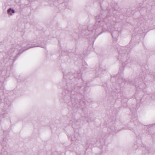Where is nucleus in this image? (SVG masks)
Masks as SVG:
<instances>
[{
	"instance_id": "1",
	"label": "nucleus",
	"mask_w": 155,
	"mask_h": 155,
	"mask_svg": "<svg viewBox=\"0 0 155 155\" xmlns=\"http://www.w3.org/2000/svg\"><path fill=\"white\" fill-rule=\"evenodd\" d=\"M62 72L63 77L68 80L64 82V84L66 85L63 86L64 89L60 94V97L68 106L71 107L73 110L77 109L84 111L89 103L86 101L77 99V94L79 92V90L81 87L77 82L78 80V73L75 71Z\"/></svg>"
},
{
	"instance_id": "2",
	"label": "nucleus",
	"mask_w": 155,
	"mask_h": 155,
	"mask_svg": "<svg viewBox=\"0 0 155 155\" xmlns=\"http://www.w3.org/2000/svg\"><path fill=\"white\" fill-rule=\"evenodd\" d=\"M95 25L90 24L87 26V30L91 33V37H94L96 33L97 37L103 32L107 31L111 28L110 20V18L107 15L105 14L101 15L100 14L95 17Z\"/></svg>"
},
{
	"instance_id": "3",
	"label": "nucleus",
	"mask_w": 155,
	"mask_h": 155,
	"mask_svg": "<svg viewBox=\"0 0 155 155\" xmlns=\"http://www.w3.org/2000/svg\"><path fill=\"white\" fill-rule=\"evenodd\" d=\"M131 49L130 47H127L120 48L118 51V59L122 64L126 65L131 62V59L130 58L129 54Z\"/></svg>"
},
{
	"instance_id": "4",
	"label": "nucleus",
	"mask_w": 155,
	"mask_h": 155,
	"mask_svg": "<svg viewBox=\"0 0 155 155\" xmlns=\"http://www.w3.org/2000/svg\"><path fill=\"white\" fill-rule=\"evenodd\" d=\"M102 5H101V7L102 9L101 11V14L102 15L105 14L106 15H107L108 17H109L110 19L111 16L115 17L116 18L121 14V12L119 11L116 10L115 8L117 5V4L115 2H113L112 4L110 3L106 8V9L105 10H104L102 8Z\"/></svg>"
},
{
	"instance_id": "5",
	"label": "nucleus",
	"mask_w": 155,
	"mask_h": 155,
	"mask_svg": "<svg viewBox=\"0 0 155 155\" xmlns=\"http://www.w3.org/2000/svg\"><path fill=\"white\" fill-rule=\"evenodd\" d=\"M35 42L34 41H31L29 42L27 44L26 47L24 46L23 44H22L21 46V47L24 48L25 49H24L23 51L21 52H18L15 56L13 59V63L16 60L17 58L24 51L26 50H27L29 48H33L36 47H39L43 48H45L46 47L45 45L42 43H40L39 42H38L37 43L35 44Z\"/></svg>"
},
{
	"instance_id": "6",
	"label": "nucleus",
	"mask_w": 155,
	"mask_h": 155,
	"mask_svg": "<svg viewBox=\"0 0 155 155\" xmlns=\"http://www.w3.org/2000/svg\"><path fill=\"white\" fill-rule=\"evenodd\" d=\"M74 39L77 41L78 39L81 37H84L87 38H92L91 36V32L88 31L87 27L84 26L83 29L80 31L79 34L74 32L71 35Z\"/></svg>"
},
{
	"instance_id": "7",
	"label": "nucleus",
	"mask_w": 155,
	"mask_h": 155,
	"mask_svg": "<svg viewBox=\"0 0 155 155\" xmlns=\"http://www.w3.org/2000/svg\"><path fill=\"white\" fill-rule=\"evenodd\" d=\"M61 54V55L63 56L64 55L66 56L68 55L70 58H72L74 61H77V60L75 59L76 58H77L78 60L79 59L80 60L81 62H82V64L83 66H84V63L85 64V62L84 63L82 61L83 57H81V56L75 54L74 53H71V52H69V51L67 50L62 51Z\"/></svg>"
},
{
	"instance_id": "8",
	"label": "nucleus",
	"mask_w": 155,
	"mask_h": 155,
	"mask_svg": "<svg viewBox=\"0 0 155 155\" xmlns=\"http://www.w3.org/2000/svg\"><path fill=\"white\" fill-rule=\"evenodd\" d=\"M106 91L107 93H109L110 95L112 96L115 99L119 98L121 97L120 90L117 89L114 87H112L111 90H108V88H105Z\"/></svg>"
},
{
	"instance_id": "9",
	"label": "nucleus",
	"mask_w": 155,
	"mask_h": 155,
	"mask_svg": "<svg viewBox=\"0 0 155 155\" xmlns=\"http://www.w3.org/2000/svg\"><path fill=\"white\" fill-rule=\"evenodd\" d=\"M146 129L147 133L152 136H155V124L146 125L145 129Z\"/></svg>"
},
{
	"instance_id": "10",
	"label": "nucleus",
	"mask_w": 155,
	"mask_h": 155,
	"mask_svg": "<svg viewBox=\"0 0 155 155\" xmlns=\"http://www.w3.org/2000/svg\"><path fill=\"white\" fill-rule=\"evenodd\" d=\"M107 71L106 68L104 66L102 67L101 65H100L99 68L97 69V70H95V75L96 77H98L100 75L102 74H104Z\"/></svg>"
},
{
	"instance_id": "11",
	"label": "nucleus",
	"mask_w": 155,
	"mask_h": 155,
	"mask_svg": "<svg viewBox=\"0 0 155 155\" xmlns=\"http://www.w3.org/2000/svg\"><path fill=\"white\" fill-rule=\"evenodd\" d=\"M123 71H121V72L120 71L114 77H113V78L112 77L111 80L113 78H115L116 80L117 81V82L119 84H120V81L121 80L123 82L125 81V80L123 78Z\"/></svg>"
},
{
	"instance_id": "12",
	"label": "nucleus",
	"mask_w": 155,
	"mask_h": 155,
	"mask_svg": "<svg viewBox=\"0 0 155 155\" xmlns=\"http://www.w3.org/2000/svg\"><path fill=\"white\" fill-rule=\"evenodd\" d=\"M3 118H9V115L7 111H3L2 114H0V125L4 122Z\"/></svg>"
},
{
	"instance_id": "13",
	"label": "nucleus",
	"mask_w": 155,
	"mask_h": 155,
	"mask_svg": "<svg viewBox=\"0 0 155 155\" xmlns=\"http://www.w3.org/2000/svg\"><path fill=\"white\" fill-rule=\"evenodd\" d=\"M144 78L143 77L141 76V78L139 77V78H135L133 80L130 81L129 83L130 84L135 85V86H138V83H139L141 81H142Z\"/></svg>"
},
{
	"instance_id": "14",
	"label": "nucleus",
	"mask_w": 155,
	"mask_h": 155,
	"mask_svg": "<svg viewBox=\"0 0 155 155\" xmlns=\"http://www.w3.org/2000/svg\"><path fill=\"white\" fill-rule=\"evenodd\" d=\"M131 121L134 122L135 125H137L138 121L137 114L131 115Z\"/></svg>"
},
{
	"instance_id": "15",
	"label": "nucleus",
	"mask_w": 155,
	"mask_h": 155,
	"mask_svg": "<svg viewBox=\"0 0 155 155\" xmlns=\"http://www.w3.org/2000/svg\"><path fill=\"white\" fill-rule=\"evenodd\" d=\"M110 129L111 130V131L110 132L112 133L113 134H116L117 132L120 130L119 129H117V127L114 126H112L111 128H110Z\"/></svg>"
},
{
	"instance_id": "16",
	"label": "nucleus",
	"mask_w": 155,
	"mask_h": 155,
	"mask_svg": "<svg viewBox=\"0 0 155 155\" xmlns=\"http://www.w3.org/2000/svg\"><path fill=\"white\" fill-rule=\"evenodd\" d=\"M15 12V10L12 8H9L7 11V13L8 15L12 16Z\"/></svg>"
},
{
	"instance_id": "17",
	"label": "nucleus",
	"mask_w": 155,
	"mask_h": 155,
	"mask_svg": "<svg viewBox=\"0 0 155 155\" xmlns=\"http://www.w3.org/2000/svg\"><path fill=\"white\" fill-rule=\"evenodd\" d=\"M111 35L113 38H116L119 36V32L117 31H114L111 33Z\"/></svg>"
},
{
	"instance_id": "18",
	"label": "nucleus",
	"mask_w": 155,
	"mask_h": 155,
	"mask_svg": "<svg viewBox=\"0 0 155 155\" xmlns=\"http://www.w3.org/2000/svg\"><path fill=\"white\" fill-rule=\"evenodd\" d=\"M2 81V77L0 76V90H2L4 88L3 85V82Z\"/></svg>"
},
{
	"instance_id": "19",
	"label": "nucleus",
	"mask_w": 155,
	"mask_h": 155,
	"mask_svg": "<svg viewBox=\"0 0 155 155\" xmlns=\"http://www.w3.org/2000/svg\"><path fill=\"white\" fill-rule=\"evenodd\" d=\"M130 111L131 113V115L137 114L136 113V107H133L132 108H130Z\"/></svg>"
},
{
	"instance_id": "20",
	"label": "nucleus",
	"mask_w": 155,
	"mask_h": 155,
	"mask_svg": "<svg viewBox=\"0 0 155 155\" xmlns=\"http://www.w3.org/2000/svg\"><path fill=\"white\" fill-rule=\"evenodd\" d=\"M56 2L59 3L60 5L61 4H64V5H65V2H64V0H53L52 1V2Z\"/></svg>"
},
{
	"instance_id": "21",
	"label": "nucleus",
	"mask_w": 155,
	"mask_h": 155,
	"mask_svg": "<svg viewBox=\"0 0 155 155\" xmlns=\"http://www.w3.org/2000/svg\"><path fill=\"white\" fill-rule=\"evenodd\" d=\"M146 149L148 151L147 153H143V155H149V151L150 150V149L148 147H146Z\"/></svg>"
},
{
	"instance_id": "22",
	"label": "nucleus",
	"mask_w": 155,
	"mask_h": 155,
	"mask_svg": "<svg viewBox=\"0 0 155 155\" xmlns=\"http://www.w3.org/2000/svg\"><path fill=\"white\" fill-rule=\"evenodd\" d=\"M80 123H81V122H80V121L79 120H78L77 121L75 122V125H79L80 124Z\"/></svg>"
},
{
	"instance_id": "23",
	"label": "nucleus",
	"mask_w": 155,
	"mask_h": 155,
	"mask_svg": "<svg viewBox=\"0 0 155 155\" xmlns=\"http://www.w3.org/2000/svg\"><path fill=\"white\" fill-rule=\"evenodd\" d=\"M2 144L4 148H5V147H6V148L8 147V146L6 144V143H3Z\"/></svg>"
},
{
	"instance_id": "24",
	"label": "nucleus",
	"mask_w": 155,
	"mask_h": 155,
	"mask_svg": "<svg viewBox=\"0 0 155 155\" xmlns=\"http://www.w3.org/2000/svg\"><path fill=\"white\" fill-rule=\"evenodd\" d=\"M45 1L48 2V3L50 4H52V1L51 0H45Z\"/></svg>"
},
{
	"instance_id": "25",
	"label": "nucleus",
	"mask_w": 155,
	"mask_h": 155,
	"mask_svg": "<svg viewBox=\"0 0 155 155\" xmlns=\"http://www.w3.org/2000/svg\"><path fill=\"white\" fill-rule=\"evenodd\" d=\"M92 143H91V142H88V141H87L86 142V144L87 145L88 144H92Z\"/></svg>"
},
{
	"instance_id": "26",
	"label": "nucleus",
	"mask_w": 155,
	"mask_h": 155,
	"mask_svg": "<svg viewBox=\"0 0 155 155\" xmlns=\"http://www.w3.org/2000/svg\"><path fill=\"white\" fill-rule=\"evenodd\" d=\"M124 128V129H127L128 127H123Z\"/></svg>"
},
{
	"instance_id": "27",
	"label": "nucleus",
	"mask_w": 155,
	"mask_h": 155,
	"mask_svg": "<svg viewBox=\"0 0 155 155\" xmlns=\"http://www.w3.org/2000/svg\"><path fill=\"white\" fill-rule=\"evenodd\" d=\"M87 121L88 122H89L90 121V120H89V119L88 120H87Z\"/></svg>"
},
{
	"instance_id": "28",
	"label": "nucleus",
	"mask_w": 155,
	"mask_h": 155,
	"mask_svg": "<svg viewBox=\"0 0 155 155\" xmlns=\"http://www.w3.org/2000/svg\"><path fill=\"white\" fill-rule=\"evenodd\" d=\"M5 139H3V142H4V141H5Z\"/></svg>"
},
{
	"instance_id": "29",
	"label": "nucleus",
	"mask_w": 155,
	"mask_h": 155,
	"mask_svg": "<svg viewBox=\"0 0 155 155\" xmlns=\"http://www.w3.org/2000/svg\"><path fill=\"white\" fill-rule=\"evenodd\" d=\"M99 2L100 3V4H101V2H100H100Z\"/></svg>"
},
{
	"instance_id": "30",
	"label": "nucleus",
	"mask_w": 155,
	"mask_h": 155,
	"mask_svg": "<svg viewBox=\"0 0 155 155\" xmlns=\"http://www.w3.org/2000/svg\"><path fill=\"white\" fill-rule=\"evenodd\" d=\"M104 86H105V85H103Z\"/></svg>"
}]
</instances>
